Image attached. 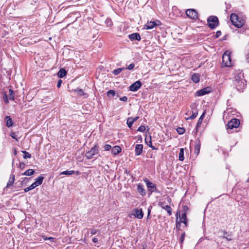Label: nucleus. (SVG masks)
I'll use <instances>...</instances> for the list:
<instances>
[{
    "instance_id": "obj_35",
    "label": "nucleus",
    "mask_w": 249,
    "mask_h": 249,
    "mask_svg": "<svg viewBox=\"0 0 249 249\" xmlns=\"http://www.w3.org/2000/svg\"><path fill=\"white\" fill-rule=\"evenodd\" d=\"M177 131L179 134H183L185 132V130L183 127H178L177 129Z\"/></svg>"
},
{
    "instance_id": "obj_8",
    "label": "nucleus",
    "mask_w": 249,
    "mask_h": 249,
    "mask_svg": "<svg viewBox=\"0 0 249 249\" xmlns=\"http://www.w3.org/2000/svg\"><path fill=\"white\" fill-rule=\"evenodd\" d=\"M144 181L146 183L148 190L150 192H157V189L155 184L148 180L147 178L144 179Z\"/></svg>"
},
{
    "instance_id": "obj_46",
    "label": "nucleus",
    "mask_w": 249,
    "mask_h": 249,
    "mask_svg": "<svg viewBox=\"0 0 249 249\" xmlns=\"http://www.w3.org/2000/svg\"><path fill=\"white\" fill-rule=\"evenodd\" d=\"M185 232H183L182 234H181V235L180 236V242L181 243H182L184 240V236H185Z\"/></svg>"
},
{
    "instance_id": "obj_2",
    "label": "nucleus",
    "mask_w": 249,
    "mask_h": 249,
    "mask_svg": "<svg viewBox=\"0 0 249 249\" xmlns=\"http://www.w3.org/2000/svg\"><path fill=\"white\" fill-rule=\"evenodd\" d=\"M230 19L232 24L237 28H241L244 24V21L239 20L238 16L235 14H231Z\"/></svg>"
},
{
    "instance_id": "obj_9",
    "label": "nucleus",
    "mask_w": 249,
    "mask_h": 249,
    "mask_svg": "<svg viewBox=\"0 0 249 249\" xmlns=\"http://www.w3.org/2000/svg\"><path fill=\"white\" fill-rule=\"evenodd\" d=\"M142 86V83L140 81H137L129 87V90L132 91L138 90Z\"/></svg>"
},
{
    "instance_id": "obj_51",
    "label": "nucleus",
    "mask_w": 249,
    "mask_h": 249,
    "mask_svg": "<svg viewBox=\"0 0 249 249\" xmlns=\"http://www.w3.org/2000/svg\"><path fill=\"white\" fill-rule=\"evenodd\" d=\"M97 230H96V229H93L91 230L90 233H91V235H93L97 233Z\"/></svg>"
},
{
    "instance_id": "obj_34",
    "label": "nucleus",
    "mask_w": 249,
    "mask_h": 249,
    "mask_svg": "<svg viewBox=\"0 0 249 249\" xmlns=\"http://www.w3.org/2000/svg\"><path fill=\"white\" fill-rule=\"evenodd\" d=\"M36 188L35 186L32 183L30 186L24 189L25 192H27Z\"/></svg>"
},
{
    "instance_id": "obj_6",
    "label": "nucleus",
    "mask_w": 249,
    "mask_h": 249,
    "mask_svg": "<svg viewBox=\"0 0 249 249\" xmlns=\"http://www.w3.org/2000/svg\"><path fill=\"white\" fill-rule=\"evenodd\" d=\"M240 125V121L236 118L231 119L227 125L228 129H232L233 128H237Z\"/></svg>"
},
{
    "instance_id": "obj_13",
    "label": "nucleus",
    "mask_w": 249,
    "mask_h": 249,
    "mask_svg": "<svg viewBox=\"0 0 249 249\" xmlns=\"http://www.w3.org/2000/svg\"><path fill=\"white\" fill-rule=\"evenodd\" d=\"M178 215H179V217H180V219L179 220V221L181 223H184L186 226H187V217H186V214L185 213H182L180 216L179 212L177 213V218H178Z\"/></svg>"
},
{
    "instance_id": "obj_4",
    "label": "nucleus",
    "mask_w": 249,
    "mask_h": 249,
    "mask_svg": "<svg viewBox=\"0 0 249 249\" xmlns=\"http://www.w3.org/2000/svg\"><path fill=\"white\" fill-rule=\"evenodd\" d=\"M208 26L211 29H214L218 25V19L216 16H210L207 19Z\"/></svg>"
},
{
    "instance_id": "obj_48",
    "label": "nucleus",
    "mask_w": 249,
    "mask_h": 249,
    "mask_svg": "<svg viewBox=\"0 0 249 249\" xmlns=\"http://www.w3.org/2000/svg\"><path fill=\"white\" fill-rule=\"evenodd\" d=\"M221 35V32L220 31H218L216 32L215 34V38H218Z\"/></svg>"
},
{
    "instance_id": "obj_54",
    "label": "nucleus",
    "mask_w": 249,
    "mask_h": 249,
    "mask_svg": "<svg viewBox=\"0 0 249 249\" xmlns=\"http://www.w3.org/2000/svg\"><path fill=\"white\" fill-rule=\"evenodd\" d=\"M98 238H97L96 237L93 238L92 239V241L94 243H97L98 242Z\"/></svg>"
},
{
    "instance_id": "obj_27",
    "label": "nucleus",
    "mask_w": 249,
    "mask_h": 249,
    "mask_svg": "<svg viewBox=\"0 0 249 249\" xmlns=\"http://www.w3.org/2000/svg\"><path fill=\"white\" fill-rule=\"evenodd\" d=\"M163 209L167 212L169 215H171L172 214V208L169 205H165V206L164 207H163Z\"/></svg>"
},
{
    "instance_id": "obj_20",
    "label": "nucleus",
    "mask_w": 249,
    "mask_h": 249,
    "mask_svg": "<svg viewBox=\"0 0 249 249\" xmlns=\"http://www.w3.org/2000/svg\"><path fill=\"white\" fill-rule=\"evenodd\" d=\"M121 151V148L119 146H115L111 149V153L113 155H117Z\"/></svg>"
},
{
    "instance_id": "obj_45",
    "label": "nucleus",
    "mask_w": 249,
    "mask_h": 249,
    "mask_svg": "<svg viewBox=\"0 0 249 249\" xmlns=\"http://www.w3.org/2000/svg\"><path fill=\"white\" fill-rule=\"evenodd\" d=\"M188 209V207L187 206H184L183 207L182 213H185L186 214Z\"/></svg>"
},
{
    "instance_id": "obj_29",
    "label": "nucleus",
    "mask_w": 249,
    "mask_h": 249,
    "mask_svg": "<svg viewBox=\"0 0 249 249\" xmlns=\"http://www.w3.org/2000/svg\"><path fill=\"white\" fill-rule=\"evenodd\" d=\"M145 142L148 146H151V145L152 144L151 136H150L149 137L146 136L145 138Z\"/></svg>"
},
{
    "instance_id": "obj_53",
    "label": "nucleus",
    "mask_w": 249,
    "mask_h": 249,
    "mask_svg": "<svg viewBox=\"0 0 249 249\" xmlns=\"http://www.w3.org/2000/svg\"><path fill=\"white\" fill-rule=\"evenodd\" d=\"M11 136L15 139H16V135L15 132H12L11 134Z\"/></svg>"
},
{
    "instance_id": "obj_7",
    "label": "nucleus",
    "mask_w": 249,
    "mask_h": 249,
    "mask_svg": "<svg viewBox=\"0 0 249 249\" xmlns=\"http://www.w3.org/2000/svg\"><path fill=\"white\" fill-rule=\"evenodd\" d=\"M186 15L192 19H196L198 18L197 13L196 10L194 9H188L186 11Z\"/></svg>"
},
{
    "instance_id": "obj_17",
    "label": "nucleus",
    "mask_w": 249,
    "mask_h": 249,
    "mask_svg": "<svg viewBox=\"0 0 249 249\" xmlns=\"http://www.w3.org/2000/svg\"><path fill=\"white\" fill-rule=\"evenodd\" d=\"M14 181H15V175L14 174H12V175H11L9 180L7 183L6 187L4 189L6 190L8 188H9L10 186L12 185L14 182Z\"/></svg>"
},
{
    "instance_id": "obj_57",
    "label": "nucleus",
    "mask_w": 249,
    "mask_h": 249,
    "mask_svg": "<svg viewBox=\"0 0 249 249\" xmlns=\"http://www.w3.org/2000/svg\"><path fill=\"white\" fill-rule=\"evenodd\" d=\"M153 150H157L158 148H156L155 146H153L152 144L151 146H149Z\"/></svg>"
},
{
    "instance_id": "obj_33",
    "label": "nucleus",
    "mask_w": 249,
    "mask_h": 249,
    "mask_svg": "<svg viewBox=\"0 0 249 249\" xmlns=\"http://www.w3.org/2000/svg\"><path fill=\"white\" fill-rule=\"evenodd\" d=\"M124 68H118V69H116L114 70H113V73L115 75H118L123 70H124Z\"/></svg>"
},
{
    "instance_id": "obj_31",
    "label": "nucleus",
    "mask_w": 249,
    "mask_h": 249,
    "mask_svg": "<svg viewBox=\"0 0 249 249\" xmlns=\"http://www.w3.org/2000/svg\"><path fill=\"white\" fill-rule=\"evenodd\" d=\"M197 115V111L196 110L193 111L192 115L191 116H190L188 118H187V119L193 120L196 117Z\"/></svg>"
},
{
    "instance_id": "obj_25",
    "label": "nucleus",
    "mask_w": 249,
    "mask_h": 249,
    "mask_svg": "<svg viewBox=\"0 0 249 249\" xmlns=\"http://www.w3.org/2000/svg\"><path fill=\"white\" fill-rule=\"evenodd\" d=\"M35 173V171L32 169L27 170L25 172L22 174L23 176H31Z\"/></svg>"
},
{
    "instance_id": "obj_18",
    "label": "nucleus",
    "mask_w": 249,
    "mask_h": 249,
    "mask_svg": "<svg viewBox=\"0 0 249 249\" xmlns=\"http://www.w3.org/2000/svg\"><path fill=\"white\" fill-rule=\"evenodd\" d=\"M137 191L142 196L145 195V192L143 186L142 184H139L137 186Z\"/></svg>"
},
{
    "instance_id": "obj_21",
    "label": "nucleus",
    "mask_w": 249,
    "mask_h": 249,
    "mask_svg": "<svg viewBox=\"0 0 249 249\" xmlns=\"http://www.w3.org/2000/svg\"><path fill=\"white\" fill-rule=\"evenodd\" d=\"M192 80L195 83H197L199 81V75L197 73H194L191 77Z\"/></svg>"
},
{
    "instance_id": "obj_23",
    "label": "nucleus",
    "mask_w": 249,
    "mask_h": 249,
    "mask_svg": "<svg viewBox=\"0 0 249 249\" xmlns=\"http://www.w3.org/2000/svg\"><path fill=\"white\" fill-rule=\"evenodd\" d=\"M5 119L6 121V126L7 127H9L13 125V122L10 116H6Z\"/></svg>"
},
{
    "instance_id": "obj_44",
    "label": "nucleus",
    "mask_w": 249,
    "mask_h": 249,
    "mask_svg": "<svg viewBox=\"0 0 249 249\" xmlns=\"http://www.w3.org/2000/svg\"><path fill=\"white\" fill-rule=\"evenodd\" d=\"M134 66H135V64L134 63H131L128 66V67L126 68V69L129 70H131L134 68Z\"/></svg>"
},
{
    "instance_id": "obj_36",
    "label": "nucleus",
    "mask_w": 249,
    "mask_h": 249,
    "mask_svg": "<svg viewBox=\"0 0 249 249\" xmlns=\"http://www.w3.org/2000/svg\"><path fill=\"white\" fill-rule=\"evenodd\" d=\"M105 23L108 27H111L113 25V23L110 18H107L105 21Z\"/></svg>"
},
{
    "instance_id": "obj_38",
    "label": "nucleus",
    "mask_w": 249,
    "mask_h": 249,
    "mask_svg": "<svg viewBox=\"0 0 249 249\" xmlns=\"http://www.w3.org/2000/svg\"><path fill=\"white\" fill-rule=\"evenodd\" d=\"M107 95L108 96H114L115 95V92L113 90H109L107 91Z\"/></svg>"
},
{
    "instance_id": "obj_22",
    "label": "nucleus",
    "mask_w": 249,
    "mask_h": 249,
    "mask_svg": "<svg viewBox=\"0 0 249 249\" xmlns=\"http://www.w3.org/2000/svg\"><path fill=\"white\" fill-rule=\"evenodd\" d=\"M205 114V111H204L203 113V114L201 115V116L199 117V119H198V120L197 121V124H196V128L197 129L200 126V125H201V124L202 123V120L204 119Z\"/></svg>"
},
{
    "instance_id": "obj_40",
    "label": "nucleus",
    "mask_w": 249,
    "mask_h": 249,
    "mask_svg": "<svg viewBox=\"0 0 249 249\" xmlns=\"http://www.w3.org/2000/svg\"><path fill=\"white\" fill-rule=\"evenodd\" d=\"M181 223V222L179 220L178 221V218H177V220H176V229H177V230H180Z\"/></svg>"
},
{
    "instance_id": "obj_15",
    "label": "nucleus",
    "mask_w": 249,
    "mask_h": 249,
    "mask_svg": "<svg viewBox=\"0 0 249 249\" xmlns=\"http://www.w3.org/2000/svg\"><path fill=\"white\" fill-rule=\"evenodd\" d=\"M134 215L138 219H142L143 216V213L141 209H136L135 210Z\"/></svg>"
},
{
    "instance_id": "obj_30",
    "label": "nucleus",
    "mask_w": 249,
    "mask_h": 249,
    "mask_svg": "<svg viewBox=\"0 0 249 249\" xmlns=\"http://www.w3.org/2000/svg\"><path fill=\"white\" fill-rule=\"evenodd\" d=\"M133 123H134V121L132 120V118L129 117L127 120V124L129 128H131V127L132 126Z\"/></svg>"
},
{
    "instance_id": "obj_47",
    "label": "nucleus",
    "mask_w": 249,
    "mask_h": 249,
    "mask_svg": "<svg viewBox=\"0 0 249 249\" xmlns=\"http://www.w3.org/2000/svg\"><path fill=\"white\" fill-rule=\"evenodd\" d=\"M4 101L6 104H8L9 103L7 95L6 94H4V97H3Z\"/></svg>"
},
{
    "instance_id": "obj_56",
    "label": "nucleus",
    "mask_w": 249,
    "mask_h": 249,
    "mask_svg": "<svg viewBox=\"0 0 249 249\" xmlns=\"http://www.w3.org/2000/svg\"><path fill=\"white\" fill-rule=\"evenodd\" d=\"M246 60H247L248 63H249V53L247 55Z\"/></svg>"
},
{
    "instance_id": "obj_10",
    "label": "nucleus",
    "mask_w": 249,
    "mask_h": 249,
    "mask_svg": "<svg viewBox=\"0 0 249 249\" xmlns=\"http://www.w3.org/2000/svg\"><path fill=\"white\" fill-rule=\"evenodd\" d=\"M210 92L211 89L209 87H207L196 91V95L197 96H201L208 94Z\"/></svg>"
},
{
    "instance_id": "obj_49",
    "label": "nucleus",
    "mask_w": 249,
    "mask_h": 249,
    "mask_svg": "<svg viewBox=\"0 0 249 249\" xmlns=\"http://www.w3.org/2000/svg\"><path fill=\"white\" fill-rule=\"evenodd\" d=\"M120 100L122 101L126 102L127 100V97L126 96H123L120 98Z\"/></svg>"
},
{
    "instance_id": "obj_5",
    "label": "nucleus",
    "mask_w": 249,
    "mask_h": 249,
    "mask_svg": "<svg viewBox=\"0 0 249 249\" xmlns=\"http://www.w3.org/2000/svg\"><path fill=\"white\" fill-rule=\"evenodd\" d=\"M222 64L225 67H230L231 65L230 53L227 51L223 54Z\"/></svg>"
},
{
    "instance_id": "obj_11",
    "label": "nucleus",
    "mask_w": 249,
    "mask_h": 249,
    "mask_svg": "<svg viewBox=\"0 0 249 249\" xmlns=\"http://www.w3.org/2000/svg\"><path fill=\"white\" fill-rule=\"evenodd\" d=\"M157 22H160L159 20L154 21L148 22L144 26V28L146 29H151L154 28L158 24Z\"/></svg>"
},
{
    "instance_id": "obj_1",
    "label": "nucleus",
    "mask_w": 249,
    "mask_h": 249,
    "mask_svg": "<svg viewBox=\"0 0 249 249\" xmlns=\"http://www.w3.org/2000/svg\"><path fill=\"white\" fill-rule=\"evenodd\" d=\"M243 78V74L241 72H236L233 73V85L239 91L242 90L245 86V81Z\"/></svg>"
},
{
    "instance_id": "obj_24",
    "label": "nucleus",
    "mask_w": 249,
    "mask_h": 249,
    "mask_svg": "<svg viewBox=\"0 0 249 249\" xmlns=\"http://www.w3.org/2000/svg\"><path fill=\"white\" fill-rule=\"evenodd\" d=\"M67 74V71L63 69H61L58 72L57 75L59 77L62 78Z\"/></svg>"
},
{
    "instance_id": "obj_61",
    "label": "nucleus",
    "mask_w": 249,
    "mask_h": 249,
    "mask_svg": "<svg viewBox=\"0 0 249 249\" xmlns=\"http://www.w3.org/2000/svg\"><path fill=\"white\" fill-rule=\"evenodd\" d=\"M224 238H226L228 240H229V241L231 240V238L226 237L225 236H224Z\"/></svg>"
},
{
    "instance_id": "obj_43",
    "label": "nucleus",
    "mask_w": 249,
    "mask_h": 249,
    "mask_svg": "<svg viewBox=\"0 0 249 249\" xmlns=\"http://www.w3.org/2000/svg\"><path fill=\"white\" fill-rule=\"evenodd\" d=\"M43 238L44 240H50V241H51L52 242H54V238L53 237H43Z\"/></svg>"
},
{
    "instance_id": "obj_19",
    "label": "nucleus",
    "mask_w": 249,
    "mask_h": 249,
    "mask_svg": "<svg viewBox=\"0 0 249 249\" xmlns=\"http://www.w3.org/2000/svg\"><path fill=\"white\" fill-rule=\"evenodd\" d=\"M200 145H201L200 142L199 140H198L196 142V144L195 145V150H194V153L196 155H198L199 153L200 149Z\"/></svg>"
},
{
    "instance_id": "obj_32",
    "label": "nucleus",
    "mask_w": 249,
    "mask_h": 249,
    "mask_svg": "<svg viewBox=\"0 0 249 249\" xmlns=\"http://www.w3.org/2000/svg\"><path fill=\"white\" fill-rule=\"evenodd\" d=\"M22 152L24 154L23 157L24 159L30 158L31 157V155L28 152L26 151H22Z\"/></svg>"
},
{
    "instance_id": "obj_50",
    "label": "nucleus",
    "mask_w": 249,
    "mask_h": 249,
    "mask_svg": "<svg viewBox=\"0 0 249 249\" xmlns=\"http://www.w3.org/2000/svg\"><path fill=\"white\" fill-rule=\"evenodd\" d=\"M62 83V81L61 80H59L58 81L57 84V87L58 88H59L61 87Z\"/></svg>"
},
{
    "instance_id": "obj_12",
    "label": "nucleus",
    "mask_w": 249,
    "mask_h": 249,
    "mask_svg": "<svg viewBox=\"0 0 249 249\" xmlns=\"http://www.w3.org/2000/svg\"><path fill=\"white\" fill-rule=\"evenodd\" d=\"M143 150V145L141 144H136L135 148V155L136 156L140 155Z\"/></svg>"
},
{
    "instance_id": "obj_28",
    "label": "nucleus",
    "mask_w": 249,
    "mask_h": 249,
    "mask_svg": "<svg viewBox=\"0 0 249 249\" xmlns=\"http://www.w3.org/2000/svg\"><path fill=\"white\" fill-rule=\"evenodd\" d=\"M74 171H72V170H70V171H68V170H67V171H63L62 172H61L60 173V175H67V176H70V175H71L72 174H73L74 173Z\"/></svg>"
},
{
    "instance_id": "obj_3",
    "label": "nucleus",
    "mask_w": 249,
    "mask_h": 249,
    "mask_svg": "<svg viewBox=\"0 0 249 249\" xmlns=\"http://www.w3.org/2000/svg\"><path fill=\"white\" fill-rule=\"evenodd\" d=\"M99 153V147L95 144L90 150L86 153L85 156L88 159H91L94 158V156Z\"/></svg>"
},
{
    "instance_id": "obj_37",
    "label": "nucleus",
    "mask_w": 249,
    "mask_h": 249,
    "mask_svg": "<svg viewBox=\"0 0 249 249\" xmlns=\"http://www.w3.org/2000/svg\"><path fill=\"white\" fill-rule=\"evenodd\" d=\"M9 99L11 100H14L15 97L13 95V91L12 89H9Z\"/></svg>"
},
{
    "instance_id": "obj_55",
    "label": "nucleus",
    "mask_w": 249,
    "mask_h": 249,
    "mask_svg": "<svg viewBox=\"0 0 249 249\" xmlns=\"http://www.w3.org/2000/svg\"><path fill=\"white\" fill-rule=\"evenodd\" d=\"M159 205L163 209V207H164L165 205L163 202H160L159 204Z\"/></svg>"
},
{
    "instance_id": "obj_39",
    "label": "nucleus",
    "mask_w": 249,
    "mask_h": 249,
    "mask_svg": "<svg viewBox=\"0 0 249 249\" xmlns=\"http://www.w3.org/2000/svg\"><path fill=\"white\" fill-rule=\"evenodd\" d=\"M74 91L77 92L79 94V95L80 96L84 95L85 94V93H84V92L82 89H75Z\"/></svg>"
},
{
    "instance_id": "obj_41",
    "label": "nucleus",
    "mask_w": 249,
    "mask_h": 249,
    "mask_svg": "<svg viewBox=\"0 0 249 249\" xmlns=\"http://www.w3.org/2000/svg\"><path fill=\"white\" fill-rule=\"evenodd\" d=\"M145 130V127L144 125H141L139 127L137 130L140 132H143Z\"/></svg>"
},
{
    "instance_id": "obj_16",
    "label": "nucleus",
    "mask_w": 249,
    "mask_h": 249,
    "mask_svg": "<svg viewBox=\"0 0 249 249\" xmlns=\"http://www.w3.org/2000/svg\"><path fill=\"white\" fill-rule=\"evenodd\" d=\"M44 179V177L40 176L37 178L35 180L36 181L33 183L35 187H37L40 185H41L43 182Z\"/></svg>"
},
{
    "instance_id": "obj_26",
    "label": "nucleus",
    "mask_w": 249,
    "mask_h": 249,
    "mask_svg": "<svg viewBox=\"0 0 249 249\" xmlns=\"http://www.w3.org/2000/svg\"><path fill=\"white\" fill-rule=\"evenodd\" d=\"M179 160L180 161H183L184 160V149L181 148L180 149V152L179 153Z\"/></svg>"
},
{
    "instance_id": "obj_42",
    "label": "nucleus",
    "mask_w": 249,
    "mask_h": 249,
    "mask_svg": "<svg viewBox=\"0 0 249 249\" xmlns=\"http://www.w3.org/2000/svg\"><path fill=\"white\" fill-rule=\"evenodd\" d=\"M104 148L105 151H108L111 149V146L109 144H107L104 146Z\"/></svg>"
},
{
    "instance_id": "obj_52",
    "label": "nucleus",
    "mask_w": 249,
    "mask_h": 249,
    "mask_svg": "<svg viewBox=\"0 0 249 249\" xmlns=\"http://www.w3.org/2000/svg\"><path fill=\"white\" fill-rule=\"evenodd\" d=\"M25 164L24 163L20 162L19 163V168L20 169H23L24 168V167H25Z\"/></svg>"
},
{
    "instance_id": "obj_59",
    "label": "nucleus",
    "mask_w": 249,
    "mask_h": 249,
    "mask_svg": "<svg viewBox=\"0 0 249 249\" xmlns=\"http://www.w3.org/2000/svg\"><path fill=\"white\" fill-rule=\"evenodd\" d=\"M150 214V208H149L148 210V215H147V217H148Z\"/></svg>"
},
{
    "instance_id": "obj_58",
    "label": "nucleus",
    "mask_w": 249,
    "mask_h": 249,
    "mask_svg": "<svg viewBox=\"0 0 249 249\" xmlns=\"http://www.w3.org/2000/svg\"><path fill=\"white\" fill-rule=\"evenodd\" d=\"M138 119H139V117L138 116H137V117H135L134 118H132V120L134 121V123L135 121H136Z\"/></svg>"
},
{
    "instance_id": "obj_60",
    "label": "nucleus",
    "mask_w": 249,
    "mask_h": 249,
    "mask_svg": "<svg viewBox=\"0 0 249 249\" xmlns=\"http://www.w3.org/2000/svg\"><path fill=\"white\" fill-rule=\"evenodd\" d=\"M17 150H16V149H14L13 154L16 155H17Z\"/></svg>"
},
{
    "instance_id": "obj_14",
    "label": "nucleus",
    "mask_w": 249,
    "mask_h": 249,
    "mask_svg": "<svg viewBox=\"0 0 249 249\" xmlns=\"http://www.w3.org/2000/svg\"><path fill=\"white\" fill-rule=\"evenodd\" d=\"M129 38L131 40H138L140 41L141 39V36L138 33H133L128 36Z\"/></svg>"
}]
</instances>
